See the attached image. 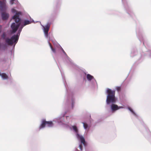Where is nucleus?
Listing matches in <instances>:
<instances>
[{"label":"nucleus","mask_w":151,"mask_h":151,"mask_svg":"<svg viewBox=\"0 0 151 151\" xmlns=\"http://www.w3.org/2000/svg\"><path fill=\"white\" fill-rule=\"evenodd\" d=\"M11 11L14 15L12 18L15 22L11 25V32L12 34H14L18 30L17 33L16 35H14L10 37L9 33L3 32L1 35L0 38L1 40L5 43L6 45L12 46V50H13L14 49L15 45L18 41L20 33L23 27L32 22H35L33 20L31 21L26 19L22 22L19 17V16L22 14L21 12L17 10L15 7L12 8Z\"/></svg>","instance_id":"1"},{"label":"nucleus","mask_w":151,"mask_h":151,"mask_svg":"<svg viewBox=\"0 0 151 151\" xmlns=\"http://www.w3.org/2000/svg\"><path fill=\"white\" fill-rule=\"evenodd\" d=\"M107 95L106 100V104L109 107L111 112L113 113H115L120 109H123L122 106H118L116 103L117 99L115 96V91L108 88L106 91Z\"/></svg>","instance_id":"2"},{"label":"nucleus","mask_w":151,"mask_h":151,"mask_svg":"<svg viewBox=\"0 0 151 151\" xmlns=\"http://www.w3.org/2000/svg\"><path fill=\"white\" fill-rule=\"evenodd\" d=\"M50 25V23L48 22L47 23L45 27L43 26V32L45 37L48 40V42L51 50L54 53H55L56 51L55 49L54 48L52 47L51 43L49 42L50 39V37L48 35V32L49 29Z\"/></svg>","instance_id":"3"},{"label":"nucleus","mask_w":151,"mask_h":151,"mask_svg":"<svg viewBox=\"0 0 151 151\" xmlns=\"http://www.w3.org/2000/svg\"><path fill=\"white\" fill-rule=\"evenodd\" d=\"M70 129H72L75 132L76 137L79 141L85 145V139L84 137L79 134L77 126L76 125H73L70 127Z\"/></svg>","instance_id":"4"},{"label":"nucleus","mask_w":151,"mask_h":151,"mask_svg":"<svg viewBox=\"0 0 151 151\" xmlns=\"http://www.w3.org/2000/svg\"><path fill=\"white\" fill-rule=\"evenodd\" d=\"M86 77L87 81L89 82V86L90 87L92 88L97 87V82L93 76L88 74L86 75Z\"/></svg>","instance_id":"5"},{"label":"nucleus","mask_w":151,"mask_h":151,"mask_svg":"<svg viewBox=\"0 0 151 151\" xmlns=\"http://www.w3.org/2000/svg\"><path fill=\"white\" fill-rule=\"evenodd\" d=\"M75 99L73 95H66L65 97L64 102L67 104H68L71 101V108L73 109L74 106Z\"/></svg>","instance_id":"6"},{"label":"nucleus","mask_w":151,"mask_h":151,"mask_svg":"<svg viewBox=\"0 0 151 151\" xmlns=\"http://www.w3.org/2000/svg\"><path fill=\"white\" fill-rule=\"evenodd\" d=\"M53 126V124L52 121H47L45 119H43L42 120L41 124L39 127V129L40 130L45 127H51Z\"/></svg>","instance_id":"7"},{"label":"nucleus","mask_w":151,"mask_h":151,"mask_svg":"<svg viewBox=\"0 0 151 151\" xmlns=\"http://www.w3.org/2000/svg\"><path fill=\"white\" fill-rule=\"evenodd\" d=\"M130 55L131 57L137 56L138 59V60L140 61H142L143 59L142 57V54L140 53H139L137 50L135 49L132 50Z\"/></svg>","instance_id":"8"},{"label":"nucleus","mask_w":151,"mask_h":151,"mask_svg":"<svg viewBox=\"0 0 151 151\" xmlns=\"http://www.w3.org/2000/svg\"><path fill=\"white\" fill-rule=\"evenodd\" d=\"M122 2L124 7L125 9L127 10V13L132 18L134 16V14L131 9L129 7L127 4V2L126 0H122Z\"/></svg>","instance_id":"9"},{"label":"nucleus","mask_w":151,"mask_h":151,"mask_svg":"<svg viewBox=\"0 0 151 151\" xmlns=\"http://www.w3.org/2000/svg\"><path fill=\"white\" fill-rule=\"evenodd\" d=\"M66 114L65 112L63 114H62L59 116L54 119V121L57 122L59 124L61 125H65V119L64 116Z\"/></svg>","instance_id":"10"},{"label":"nucleus","mask_w":151,"mask_h":151,"mask_svg":"<svg viewBox=\"0 0 151 151\" xmlns=\"http://www.w3.org/2000/svg\"><path fill=\"white\" fill-rule=\"evenodd\" d=\"M58 47L60 48L62 51L63 53L64 54V57L67 63L70 64L72 66L74 65L72 60L70 59L68 56L65 51L62 48L61 46L59 45H58Z\"/></svg>","instance_id":"11"},{"label":"nucleus","mask_w":151,"mask_h":151,"mask_svg":"<svg viewBox=\"0 0 151 151\" xmlns=\"http://www.w3.org/2000/svg\"><path fill=\"white\" fill-rule=\"evenodd\" d=\"M8 8L6 0H0V11H6Z\"/></svg>","instance_id":"12"},{"label":"nucleus","mask_w":151,"mask_h":151,"mask_svg":"<svg viewBox=\"0 0 151 151\" xmlns=\"http://www.w3.org/2000/svg\"><path fill=\"white\" fill-rule=\"evenodd\" d=\"M72 117L71 116H67L65 120V125L67 127H69L72 122Z\"/></svg>","instance_id":"13"},{"label":"nucleus","mask_w":151,"mask_h":151,"mask_svg":"<svg viewBox=\"0 0 151 151\" xmlns=\"http://www.w3.org/2000/svg\"><path fill=\"white\" fill-rule=\"evenodd\" d=\"M0 13L1 19L3 20H6L8 19L9 15L6 11H1Z\"/></svg>","instance_id":"14"},{"label":"nucleus","mask_w":151,"mask_h":151,"mask_svg":"<svg viewBox=\"0 0 151 151\" xmlns=\"http://www.w3.org/2000/svg\"><path fill=\"white\" fill-rule=\"evenodd\" d=\"M132 113V114L136 118H138V115L133 111V110L130 107H128L127 108Z\"/></svg>","instance_id":"15"},{"label":"nucleus","mask_w":151,"mask_h":151,"mask_svg":"<svg viewBox=\"0 0 151 151\" xmlns=\"http://www.w3.org/2000/svg\"><path fill=\"white\" fill-rule=\"evenodd\" d=\"M10 4L11 5H13L14 4L18 5L19 2L17 0H10Z\"/></svg>","instance_id":"16"},{"label":"nucleus","mask_w":151,"mask_h":151,"mask_svg":"<svg viewBox=\"0 0 151 151\" xmlns=\"http://www.w3.org/2000/svg\"><path fill=\"white\" fill-rule=\"evenodd\" d=\"M137 35L138 36V38L140 41V42H142L143 44L145 45V42L143 41V39H142V38H143L142 35L140 34H137Z\"/></svg>","instance_id":"17"},{"label":"nucleus","mask_w":151,"mask_h":151,"mask_svg":"<svg viewBox=\"0 0 151 151\" xmlns=\"http://www.w3.org/2000/svg\"><path fill=\"white\" fill-rule=\"evenodd\" d=\"M79 142H81V144L79 145V147L80 149L81 150H83V149L82 144H83L85 146L86 145V144H85L86 142H85V143H84L85 145H84L83 143H82L81 142H80V141H79Z\"/></svg>","instance_id":"18"},{"label":"nucleus","mask_w":151,"mask_h":151,"mask_svg":"<svg viewBox=\"0 0 151 151\" xmlns=\"http://www.w3.org/2000/svg\"><path fill=\"white\" fill-rule=\"evenodd\" d=\"M82 123L83 124V127H84V129H86L88 127V124L85 123L84 122H82Z\"/></svg>","instance_id":"19"},{"label":"nucleus","mask_w":151,"mask_h":151,"mask_svg":"<svg viewBox=\"0 0 151 151\" xmlns=\"http://www.w3.org/2000/svg\"><path fill=\"white\" fill-rule=\"evenodd\" d=\"M117 90L119 91L120 90V88L119 87H117L116 88Z\"/></svg>","instance_id":"20"},{"label":"nucleus","mask_w":151,"mask_h":151,"mask_svg":"<svg viewBox=\"0 0 151 151\" xmlns=\"http://www.w3.org/2000/svg\"><path fill=\"white\" fill-rule=\"evenodd\" d=\"M5 47H4V45H0V48H5Z\"/></svg>","instance_id":"21"},{"label":"nucleus","mask_w":151,"mask_h":151,"mask_svg":"<svg viewBox=\"0 0 151 151\" xmlns=\"http://www.w3.org/2000/svg\"><path fill=\"white\" fill-rule=\"evenodd\" d=\"M148 55L149 56L150 58H151V53H148Z\"/></svg>","instance_id":"22"},{"label":"nucleus","mask_w":151,"mask_h":151,"mask_svg":"<svg viewBox=\"0 0 151 151\" xmlns=\"http://www.w3.org/2000/svg\"><path fill=\"white\" fill-rule=\"evenodd\" d=\"M137 33H143V32L141 31H139L137 32Z\"/></svg>","instance_id":"23"},{"label":"nucleus","mask_w":151,"mask_h":151,"mask_svg":"<svg viewBox=\"0 0 151 151\" xmlns=\"http://www.w3.org/2000/svg\"><path fill=\"white\" fill-rule=\"evenodd\" d=\"M61 74H62V76L63 79H64V77H63V75H62V73H61Z\"/></svg>","instance_id":"24"},{"label":"nucleus","mask_w":151,"mask_h":151,"mask_svg":"<svg viewBox=\"0 0 151 151\" xmlns=\"http://www.w3.org/2000/svg\"><path fill=\"white\" fill-rule=\"evenodd\" d=\"M83 80H85V81H86V79H85L84 78H83Z\"/></svg>","instance_id":"25"}]
</instances>
